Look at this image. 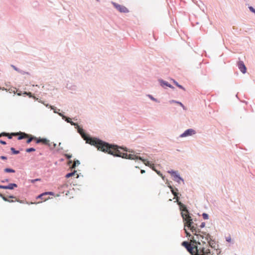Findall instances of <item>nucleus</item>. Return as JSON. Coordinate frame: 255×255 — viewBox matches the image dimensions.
<instances>
[{
    "instance_id": "1",
    "label": "nucleus",
    "mask_w": 255,
    "mask_h": 255,
    "mask_svg": "<svg viewBox=\"0 0 255 255\" xmlns=\"http://www.w3.org/2000/svg\"><path fill=\"white\" fill-rule=\"evenodd\" d=\"M94 143V146L96 147L98 150L112 155L115 157H119L123 158L134 160L142 159V157L134 154L121 152L119 149H122L124 151L131 153H135L134 150L128 148L124 146H119L115 144L109 143L107 142L103 141L99 138H98L96 142Z\"/></svg>"
},
{
    "instance_id": "2",
    "label": "nucleus",
    "mask_w": 255,
    "mask_h": 255,
    "mask_svg": "<svg viewBox=\"0 0 255 255\" xmlns=\"http://www.w3.org/2000/svg\"><path fill=\"white\" fill-rule=\"evenodd\" d=\"M181 245L185 247L191 255H210L211 254L210 249L204 247L198 248L197 245H193L187 241H183Z\"/></svg>"
},
{
    "instance_id": "3",
    "label": "nucleus",
    "mask_w": 255,
    "mask_h": 255,
    "mask_svg": "<svg viewBox=\"0 0 255 255\" xmlns=\"http://www.w3.org/2000/svg\"><path fill=\"white\" fill-rule=\"evenodd\" d=\"M65 122L70 123L72 126H74L77 129V132L81 135L82 137L86 141L87 143H89L92 145H94V143L96 142L98 138L93 137L87 134L84 129L80 127L77 124L74 123L72 121V119L65 116Z\"/></svg>"
},
{
    "instance_id": "4",
    "label": "nucleus",
    "mask_w": 255,
    "mask_h": 255,
    "mask_svg": "<svg viewBox=\"0 0 255 255\" xmlns=\"http://www.w3.org/2000/svg\"><path fill=\"white\" fill-rule=\"evenodd\" d=\"M181 216L183 218V222H184L185 227L187 226H191L194 224L193 219L190 216L189 212L185 214L183 212L181 213Z\"/></svg>"
},
{
    "instance_id": "5",
    "label": "nucleus",
    "mask_w": 255,
    "mask_h": 255,
    "mask_svg": "<svg viewBox=\"0 0 255 255\" xmlns=\"http://www.w3.org/2000/svg\"><path fill=\"white\" fill-rule=\"evenodd\" d=\"M168 172L170 173L172 177H173V180L175 181L178 183H180V181H182L184 183L183 179L180 176L177 171L171 170L170 171H168Z\"/></svg>"
},
{
    "instance_id": "6",
    "label": "nucleus",
    "mask_w": 255,
    "mask_h": 255,
    "mask_svg": "<svg viewBox=\"0 0 255 255\" xmlns=\"http://www.w3.org/2000/svg\"><path fill=\"white\" fill-rule=\"evenodd\" d=\"M17 135H18V140H21L22 139H24V138H25L29 136V135L28 134H27L24 132H13L10 134H9V135H8V136H7L8 137V138L11 139L12 138V136H17Z\"/></svg>"
},
{
    "instance_id": "7",
    "label": "nucleus",
    "mask_w": 255,
    "mask_h": 255,
    "mask_svg": "<svg viewBox=\"0 0 255 255\" xmlns=\"http://www.w3.org/2000/svg\"><path fill=\"white\" fill-rule=\"evenodd\" d=\"M188 229H190L191 231L194 234V235L197 236V238L199 239V238H201L202 239H204V237L202 235L197 234V232H199V230L197 229L194 224H192L191 226H187Z\"/></svg>"
},
{
    "instance_id": "8",
    "label": "nucleus",
    "mask_w": 255,
    "mask_h": 255,
    "mask_svg": "<svg viewBox=\"0 0 255 255\" xmlns=\"http://www.w3.org/2000/svg\"><path fill=\"white\" fill-rule=\"evenodd\" d=\"M112 4L114 6V7L121 12L128 13L129 11L128 9L124 5H120L115 2H112Z\"/></svg>"
},
{
    "instance_id": "9",
    "label": "nucleus",
    "mask_w": 255,
    "mask_h": 255,
    "mask_svg": "<svg viewBox=\"0 0 255 255\" xmlns=\"http://www.w3.org/2000/svg\"><path fill=\"white\" fill-rule=\"evenodd\" d=\"M196 133V131L192 128H189L184 131L183 133L181 134L179 136L180 137H184L188 136H191Z\"/></svg>"
},
{
    "instance_id": "10",
    "label": "nucleus",
    "mask_w": 255,
    "mask_h": 255,
    "mask_svg": "<svg viewBox=\"0 0 255 255\" xmlns=\"http://www.w3.org/2000/svg\"><path fill=\"white\" fill-rule=\"evenodd\" d=\"M66 87L67 89L70 90L71 93L76 91L77 89V86L73 82H70L69 81H67Z\"/></svg>"
},
{
    "instance_id": "11",
    "label": "nucleus",
    "mask_w": 255,
    "mask_h": 255,
    "mask_svg": "<svg viewBox=\"0 0 255 255\" xmlns=\"http://www.w3.org/2000/svg\"><path fill=\"white\" fill-rule=\"evenodd\" d=\"M67 165L69 166V168L72 169H74L77 166L79 165L80 163L79 160H76L74 162L72 160L67 161Z\"/></svg>"
},
{
    "instance_id": "12",
    "label": "nucleus",
    "mask_w": 255,
    "mask_h": 255,
    "mask_svg": "<svg viewBox=\"0 0 255 255\" xmlns=\"http://www.w3.org/2000/svg\"><path fill=\"white\" fill-rule=\"evenodd\" d=\"M237 65L238 68L242 73L245 74L247 72V68L243 61L240 60Z\"/></svg>"
},
{
    "instance_id": "13",
    "label": "nucleus",
    "mask_w": 255,
    "mask_h": 255,
    "mask_svg": "<svg viewBox=\"0 0 255 255\" xmlns=\"http://www.w3.org/2000/svg\"><path fill=\"white\" fill-rule=\"evenodd\" d=\"M204 238L211 248H215V242L211 239V236L209 234H208Z\"/></svg>"
},
{
    "instance_id": "14",
    "label": "nucleus",
    "mask_w": 255,
    "mask_h": 255,
    "mask_svg": "<svg viewBox=\"0 0 255 255\" xmlns=\"http://www.w3.org/2000/svg\"><path fill=\"white\" fill-rule=\"evenodd\" d=\"M158 81L160 83V86L162 87H163L164 88L165 86H166V87H168L171 89H174V87L172 86L171 84H170L168 82H167V81H165L162 79H159L158 80Z\"/></svg>"
},
{
    "instance_id": "15",
    "label": "nucleus",
    "mask_w": 255,
    "mask_h": 255,
    "mask_svg": "<svg viewBox=\"0 0 255 255\" xmlns=\"http://www.w3.org/2000/svg\"><path fill=\"white\" fill-rule=\"evenodd\" d=\"M169 188H170L172 194L174 196V199L175 198L177 199V200H178L179 197H178V195L179 194V193L177 192V191H178V189L176 188L174 189L172 185L169 186Z\"/></svg>"
},
{
    "instance_id": "16",
    "label": "nucleus",
    "mask_w": 255,
    "mask_h": 255,
    "mask_svg": "<svg viewBox=\"0 0 255 255\" xmlns=\"http://www.w3.org/2000/svg\"><path fill=\"white\" fill-rule=\"evenodd\" d=\"M17 185L15 183H10L7 186L0 185V188L4 189H13L14 187H17Z\"/></svg>"
},
{
    "instance_id": "17",
    "label": "nucleus",
    "mask_w": 255,
    "mask_h": 255,
    "mask_svg": "<svg viewBox=\"0 0 255 255\" xmlns=\"http://www.w3.org/2000/svg\"><path fill=\"white\" fill-rule=\"evenodd\" d=\"M184 230L185 233L186 234V237L190 238L191 239H192V242L193 243H195V244H198V245H200V243L199 242H197L195 240H194V237L191 235V234L189 232H188V231L186 229H185L184 228Z\"/></svg>"
},
{
    "instance_id": "18",
    "label": "nucleus",
    "mask_w": 255,
    "mask_h": 255,
    "mask_svg": "<svg viewBox=\"0 0 255 255\" xmlns=\"http://www.w3.org/2000/svg\"><path fill=\"white\" fill-rule=\"evenodd\" d=\"M54 195V193L52 192H44L43 193H42L40 195H39V196H38V197H37V198H41L43 200H44V201H46L48 199V198H43V197L45 196V195Z\"/></svg>"
},
{
    "instance_id": "19",
    "label": "nucleus",
    "mask_w": 255,
    "mask_h": 255,
    "mask_svg": "<svg viewBox=\"0 0 255 255\" xmlns=\"http://www.w3.org/2000/svg\"><path fill=\"white\" fill-rule=\"evenodd\" d=\"M36 143H42L43 144H48L49 141L46 138H36Z\"/></svg>"
},
{
    "instance_id": "20",
    "label": "nucleus",
    "mask_w": 255,
    "mask_h": 255,
    "mask_svg": "<svg viewBox=\"0 0 255 255\" xmlns=\"http://www.w3.org/2000/svg\"><path fill=\"white\" fill-rule=\"evenodd\" d=\"M178 205H179L180 209L181 211V212L183 213V212H185L186 213L189 212L188 210L187 209L186 206L184 204H182L181 202H179L178 203Z\"/></svg>"
},
{
    "instance_id": "21",
    "label": "nucleus",
    "mask_w": 255,
    "mask_h": 255,
    "mask_svg": "<svg viewBox=\"0 0 255 255\" xmlns=\"http://www.w3.org/2000/svg\"><path fill=\"white\" fill-rule=\"evenodd\" d=\"M173 81V83L178 88H179L181 89H182L184 91H185V89L181 85H180L176 81H175L174 79H172Z\"/></svg>"
},
{
    "instance_id": "22",
    "label": "nucleus",
    "mask_w": 255,
    "mask_h": 255,
    "mask_svg": "<svg viewBox=\"0 0 255 255\" xmlns=\"http://www.w3.org/2000/svg\"><path fill=\"white\" fill-rule=\"evenodd\" d=\"M141 160L146 166H149L151 167V164L150 162L146 159H145L142 158V159H139Z\"/></svg>"
},
{
    "instance_id": "23",
    "label": "nucleus",
    "mask_w": 255,
    "mask_h": 255,
    "mask_svg": "<svg viewBox=\"0 0 255 255\" xmlns=\"http://www.w3.org/2000/svg\"><path fill=\"white\" fill-rule=\"evenodd\" d=\"M76 172V171L74 170V171H72V172H69V173H67L65 176V177H66L67 178H68L73 176L74 175H75Z\"/></svg>"
},
{
    "instance_id": "24",
    "label": "nucleus",
    "mask_w": 255,
    "mask_h": 255,
    "mask_svg": "<svg viewBox=\"0 0 255 255\" xmlns=\"http://www.w3.org/2000/svg\"><path fill=\"white\" fill-rule=\"evenodd\" d=\"M147 96L152 101H154V102H157V103H159V101L158 99L154 98L152 95H147Z\"/></svg>"
},
{
    "instance_id": "25",
    "label": "nucleus",
    "mask_w": 255,
    "mask_h": 255,
    "mask_svg": "<svg viewBox=\"0 0 255 255\" xmlns=\"http://www.w3.org/2000/svg\"><path fill=\"white\" fill-rule=\"evenodd\" d=\"M4 170L5 172H11V173L15 172L14 170H13L12 169H10V168H5V169H4Z\"/></svg>"
},
{
    "instance_id": "26",
    "label": "nucleus",
    "mask_w": 255,
    "mask_h": 255,
    "mask_svg": "<svg viewBox=\"0 0 255 255\" xmlns=\"http://www.w3.org/2000/svg\"><path fill=\"white\" fill-rule=\"evenodd\" d=\"M28 138V139L26 141V142L27 143H29L33 139H35L36 140V137H29V136L27 137Z\"/></svg>"
},
{
    "instance_id": "27",
    "label": "nucleus",
    "mask_w": 255,
    "mask_h": 255,
    "mask_svg": "<svg viewBox=\"0 0 255 255\" xmlns=\"http://www.w3.org/2000/svg\"><path fill=\"white\" fill-rule=\"evenodd\" d=\"M202 217L204 220H207L209 218L208 214L206 213H204L202 214Z\"/></svg>"
},
{
    "instance_id": "28",
    "label": "nucleus",
    "mask_w": 255,
    "mask_h": 255,
    "mask_svg": "<svg viewBox=\"0 0 255 255\" xmlns=\"http://www.w3.org/2000/svg\"><path fill=\"white\" fill-rule=\"evenodd\" d=\"M72 157V155L69 154L65 153V158L68 159V161L71 160L70 158Z\"/></svg>"
},
{
    "instance_id": "29",
    "label": "nucleus",
    "mask_w": 255,
    "mask_h": 255,
    "mask_svg": "<svg viewBox=\"0 0 255 255\" xmlns=\"http://www.w3.org/2000/svg\"><path fill=\"white\" fill-rule=\"evenodd\" d=\"M35 151V148H32V147H31V148H27V149H26V151L27 152H32V151Z\"/></svg>"
},
{
    "instance_id": "30",
    "label": "nucleus",
    "mask_w": 255,
    "mask_h": 255,
    "mask_svg": "<svg viewBox=\"0 0 255 255\" xmlns=\"http://www.w3.org/2000/svg\"><path fill=\"white\" fill-rule=\"evenodd\" d=\"M249 10L253 13L255 14V9L252 6H249L248 7Z\"/></svg>"
},
{
    "instance_id": "31",
    "label": "nucleus",
    "mask_w": 255,
    "mask_h": 255,
    "mask_svg": "<svg viewBox=\"0 0 255 255\" xmlns=\"http://www.w3.org/2000/svg\"><path fill=\"white\" fill-rule=\"evenodd\" d=\"M10 149L12 151L13 154H18L19 153V151L15 150V149L13 147H11L10 148Z\"/></svg>"
},
{
    "instance_id": "32",
    "label": "nucleus",
    "mask_w": 255,
    "mask_h": 255,
    "mask_svg": "<svg viewBox=\"0 0 255 255\" xmlns=\"http://www.w3.org/2000/svg\"><path fill=\"white\" fill-rule=\"evenodd\" d=\"M155 171H156V173H157V174L159 175V176H160L162 177V178L163 179V180H164V178H165L164 176H163L162 175V174L160 171H157V170H155Z\"/></svg>"
},
{
    "instance_id": "33",
    "label": "nucleus",
    "mask_w": 255,
    "mask_h": 255,
    "mask_svg": "<svg viewBox=\"0 0 255 255\" xmlns=\"http://www.w3.org/2000/svg\"><path fill=\"white\" fill-rule=\"evenodd\" d=\"M177 104H179V105H180V106L183 108V109L184 110H186V108H185V107L183 105V104L182 103H181V102H180L177 101Z\"/></svg>"
},
{
    "instance_id": "34",
    "label": "nucleus",
    "mask_w": 255,
    "mask_h": 255,
    "mask_svg": "<svg viewBox=\"0 0 255 255\" xmlns=\"http://www.w3.org/2000/svg\"><path fill=\"white\" fill-rule=\"evenodd\" d=\"M2 199L5 201H9V200L5 197H4L2 194V196H0Z\"/></svg>"
},
{
    "instance_id": "35",
    "label": "nucleus",
    "mask_w": 255,
    "mask_h": 255,
    "mask_svg": "<svg viewBox=\"0 0 255 255\" xmlns=\"http://www.w3.org/2000/svg\"><path fill=\"white\" fill-rule=\"evenodd\" d=\"M8 135H9V133H5V132H3V133H1V134H0V136H8Z\"/></svg>"
},
{
    "instance_id": "36",
    "label": "nucleus",
    "mask_w": 255,
    "mask_h": 255,
    "mask_svg": "<svg viewBox=\"0 0 255 255\" xmlns=\"http://www.w3.org/2000/svg\"><path fill=\"white\" fill-rule=\"evenodd\" d=\"M205 222H202L201 225H200V228H203L205 227Z\"/></svg>"
},
{
    "instance_id": "37",
    "label": "nucleus",
    "mask_w": 255,
    "mask_h": 255,
    "mask_svg": "<svg viewBox=\"0 0 255 255\" xmlns=\"http://www.w3.org/2000/svg\"><path fill=\"white\" fill-rule=\"evenodd\" d=\"M171 181L169 182V181L167 180V181H166V184H167V186H168V187H169V186L171 185L170 184V183H171Z\"/></svg>"
},
{
    "instance_id": "38",
    "label": "nucleus",
    "mask_w": 255,
    "mask_h": 255,
    "mask_svg": "<svg viewBox=\"0 0 255 255\" xmlns=\"http://www.w3.org/2000/svg\"><path fill=\"white\" fill-rule=\"evenodd\" d=\"M226 241H227L228 242H231V237L227 238H226Z\"/></svg>"
},
{
    "instance_id": "39",
    "label": "nucleus",
    "mask_w": 255,
    "mask_h": 255,
    "mask_svg": "<svg viewBox=\"0 0 255 255\" xmlns=\"http://www.w3.org/2000/svg\"><path fill=\"white\" fill-rule=\"evenodd\" d=\"M177 101H176L175 100H171V101H169V102L170 103H177Z\"/></svg>"
},
{
    "instance_id": "40",
    "label": "nucleus",
    "mask_w": 255,
    "mask_h": 255,
    "mask_svg": "<svg viewBox=\"0 0 255 255\" xmlns=\"http://www.w3.org/2000/svg\"><path fill=\"white\" fill-rule=\"evenodd\" d=\"M0 158L1 159H3V160H5V159H6V156H0Z\"/></svg>"
},
{
    "instance_id": "41",
    "label": "nucleus",
    "mask_w": 255,
    "mask_h": 255,
    "mask_svg": "<svg viewBox=\"0 0 255 255\" xmlns=\"http://www.w3.org/2000/svg\"><path fill=\"white\" fill-rule=\"evenodd\" d=\"M0 143L2 144H6V142L4 141L3 140H0Z\"/></svg>"
},
{
    "instance_id": "42",
    "label": "nucleus",
    "mask_w": 255,
    "mask_h": 255,
    "mask_svg": "<svg viewBox=\"0 0 255 255\" xmlns=\"http://www.w3.org/2000/svg\"><path fill=\"white\" fill-rule=\"evenodd\" d=\"M38 180H40V179H34V180H31V182H32V183H34V182L37 181H38Z\"/></svg>"
},
{
    "instance_id": "43",
    "label": "nucleus",
    "mask_w": 255,
    "mask_h": 255,
    "mask_svg": "<svg viewBox=\"0 0 255 255\" xmlns=\"http://www.w3.org/2000/svg\"><path fill=\"white\" fill-rule=\"evenodd\" d=\"M38 180H40V179H34V180H31V182H32V183H34V182L37 181H38Z\"/></svg>"
},
{
    "instance_id": "44",
    "label": "nucleus",
    "mask_w": 255,
    "mask_h": 255,
    "mask_svg": "<svg viewBox=\"0 0 255 255\" xmlns=\"http://www.w3.org/2000/svg\"><path fill=\"white\" fill-rule=\"evenodd\" d=\"M145 172V170H143V169H141V170H140V173H141V174H143V173H144Z\"/></svg>"
},
{
    "instance_id": "45",
    "label": "nucleus",
    "mask_w": 255,
    "mask_h": 255,
    "mask_svg": "<svg viewBox=\"0 0 255 255\" xmlns=\"http://www.w3.org/2000/svg\"><path fill=\"white\" fill-rule=\"evenodd\" d=\"M139 154L138 151L136 152L135 151V153L134 154L132 153V154H134V155H137L136 154Z\"/></svg>"
},
{
    "instance_id": "46",
    "label": "nucleus",
    "mask_w": 255,
    "mask_h": 255,
    "mask_svg": "<svg viewBox=\"0 0 255 255\" xmlns=\"http://www.w3.org/2000/svg\"><path fill=\"white\" fill-rule=\"evenodd\" d=\"M15 201H17V202H20V203H23V202H22V201H19V200H17V199H16V200H15Z\"/></svg>"
},
{
    "instance_id": "47",
    "label": "nucleus",
    "mask_w": 255,
    "mask_h": 255,
    "mask_svg": "<svg viewBox=\"0 0 255 255\" xmlns=\"http://www.w3.org/2000/svg\"><path fill=\"white\" fill-rule=\"evenodd\" d=\"M9 198H15V197H14V196H10L9 197Z\"/></svg>"
},
{
    "instance_id": "48",
    "label": "nucleus",
    "mask_w": 255,
    "mask_h": 255,
    "mask_svg": "<svg viewBox=\"0 0 255 255\" xmlns=\"http://www.w3.org/2000/svg\"><path fill=\"white\" fill-rule=\"evenodd\" d=\"M74 121H77V117H74L73 119Z\"/></svg>"
},
{
    "instance_id": "49",
    "label": "nucleus",
    "mask_w": 255,
    "mask_h": 255,
    "mask_svg": "<svg viewBox=\"0 0 255 255\" xmlns=\"http://www.w3.org/2000/svg\"><path fill=\"white\" fill-rule=\"evenodd\" d=\"M8 202H13V201H12V200L10 201V200H9V201H8Z\"/></svg>"
},
{
    "instance_id": "50",
    "label": "nucleus",
    "mask_w": 255,
    "mask_h": 255,
    "mask_svg": "<svg viewBox=\"0 0 255 255\" xmlns=\"http://www.w3.org/2000/svg\"><path fill=\"white\" fill-rule=\"evenodd\" d=\"M60 115L62 117L63 119H64V116L62 114H60Z\"/></svg>"
},
{
    "instance_id": "51",
    "label": "nucleus",
    "mask_w": 255,
    "mask_h": 255,
    "mask_svg": "<svg viewBox=\"0 0 255 255\" xmlns=\"http://www.w3.org/2000/svg\"><path fill=\"white\" fill-rule=\"evenodd\" d=\"M0 196H2V194L0 193Z\"/></svg>"
},
{
    "instance_id": "52",
    "label": "nucleus",
    "mask_w": 255,
    "mask_h": 255,
    "mask_svg": "<svg viewBox=\"0 0 255 255\" xmlns=\"http://www.w3.org/2000/svg\"><path fill=\"white\" fill-rule=\"evenodd\" d=\"M97 0V1H99V0Z\"/></svg>"
}]
</instances>
